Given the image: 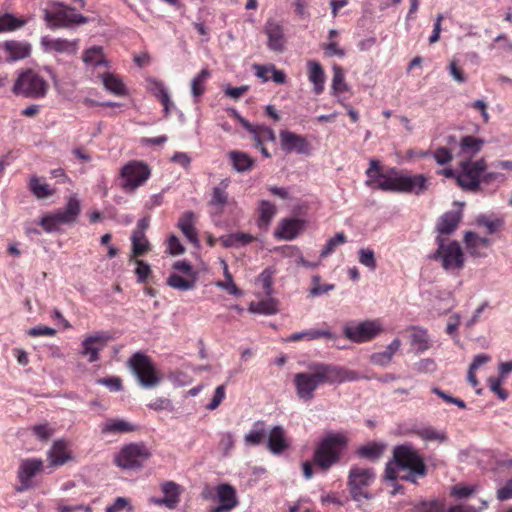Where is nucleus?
<instances>
[{
  "mask_svg": "<svg viewBox=\"0 0 512 512\" xmlns=\"http://www.w3.org/2000/svg\"><path fill=\"white\" fill-rule=\"evenodd\" d=\"M48 90V82L33 69L21 70L11 88L14 95L28 99L44 98Z\"/></svg>",
  "mask_w": 512,
  "mask_h": 512,
  "instance_id": "423d86ee",
  "label": "nucleus"
},
{
  "mask_svg": "<svg viewBox=\"0 0 512 512\" xmlns=\"http://www.w3.org/2000/svg\"><path fill=\"white\" fill-rule=\"evenodd\" d=\"M375 480V473L372 469L354 466L348 475V487L352 499L361 507L364 501L373 498V494L367 490Z\"/></svg>",
  "mask_w": 512,
  "mask_h": 512,
  "instance_id": "1a4fd4ad",
  "label": "nucleus"
},
{
  "mask_svg": "<svg viewBox=\"0 0 512 512\" xmlns=\"http://www.w3.org/2000/svg\"><path fill=\"white\" fill-rule=\"evenodd\" d=\"M100 77H101L102 83L107 91H109L117 96H123V95L127 94L125 85L118 76H116L112 73H103L100 75Z\"/></svg>",
  "mask_w": 512,
  "mask_h": 512,
  "instance_id": "72a5a7b5",
  "label": "nucleus"
},
{
  "mask_svg": "<svg viewBox=\"0 0 512 512\" xmlns=\"http://www.w3.org/2000/svg\"><path fill=\"white\" fill-rule=\"evenodd\" d=\"M30 190L39 199L49 197L53 194V191L49 189L48 184L42 182L38 177L31 178Z\"/></svg>",
  "mask_w": 512,
  "mask_h": 512,
  "instance_id": "09e8293b",
  "label": "nucleus"
},
{
  "mask_svg": "<svg viewBox=\"0 0 512 512\" xmlns=\"http://www.w3.org/2000/svg\"><path fill=\"white\" fill-rule=\"evenodd\" d=\"M265 32L268 48L274 52H282L285 44L283 28L277 22L269 20L265 25Z\"/></svg>",
  "mask_w": 512,
  "mask_h": 512,
  "instance_id": "aec40b11",
  "label": "nucleus"
},
{
  "mask_svg": "<svg viewBox=\"0 0 512 512\" xmlns=\"http://www.w3.org/2000/svg\"><path fill=\"white\" fill-rule=\"evenodd\" d=\"M308 79L313 85V92L320 95L324 91L325 72L319 62L309 60L307 62Z\"/></svg>",
  "mask_w": 512,
  "mask_h": 512,
  "instance_id": "393cba45",
  "label": "nucleus"
},
{
  "mask_svg": "<svg viewBox=\"0 0 512 512\" xmlns=\"http://www.w3.org/2000/svg\"><path fill=\"white\" fill-rule=\"evenodd\" d=\"M412 333L410 335L411 346L416 354L425 352L430 348V340L427 330L418 326L410 327Z\"/></svg>",
  "mask_w": 512,
  "mask_h": 512,
  "instance_id": "bb28decb",
  "label": "nucleus"
},
{
  "mask_svg": "<svg viewBox=\"0 0 512 512\" xmlns=\"http://www.w3.org/2000/svg\"><path fill=\"white\" fill-rule=\"evenodd\" d=\"M289 447L282 426H274L268 433L267 448L272 454H281Z\"/></svg>",
  "mask_w": 512,
  "mask_h": 512,
  "instance_id": "4be33fe9",
  "label": "nucleus"
},
{
  "mask_svg": "<svg viewBox=\"0 0 512 512\" xmlns=\"http://www.w3.org/2000/svg\"><path fill=\"white\" fill-rule=\"evenodd\" d=\"M210 77L207 69H202L191 81V93L195 99L199 98L205 91V83Z\"/></svg>",
  "mask_w": 512,
  "mask_h": 512,
  "instance_id": "c03bdc74",
  "label": "nucleus"
},
{
  "mask_svg": "<svg viewBox=\"0 0 512 512\" xmlns=\"http://www.w3.org/2000/svg\"><path fill=\"white\" fill-rule=\"evenodd\" d=\"M267 432L265 421L258 420L254 422L252 428L244 437L245 444L250 446L261 444L263 439L267 436Z\"/></svg>",
  "mask_w": 512,
  "mask_h": 512,
  "instance_id": "c756f323",
  "label": "nucleus"
},
{
  "mask_svg": "<svg viewBox=\"0 0 512 512\" xmlns=\"http://www.w3.org/2000/svg\"><path fill=\"white\" fill-rule=\"evenodd\" d=\"M3 49L7 54L6 60L14 62L25 59L31 54V45L27 42L8 40L3 43Z\"/></svg>",
  "mask_w": 512,
  "mask_h": 512,
  "instance_id": "412c9836",
  "label": "nucleus"
},
{
  "mask_svg": "<svg viewBox=\"0 0 512 512\" xmlns=\"http://www.w3.org/2000/svg\"><path fill=\"white\" fill-rule=\"evenodd\" d=\"M120 175L123 179V188L133 191L148 180L150 169L141 161H130L121 168Z\"/></svg>",
  "mask_w": 512,
  "mask_h": 512,
  "instance_id": "ddd939ff",
  "label": "nucleus"
},
{
  "mask_svg": "<svg viewBox=\"0 0 512 512\" xmlns=\"http://www.w3.org/2000/svg\"><path fill=\"white\" fill-rule=\"evenodd\" d=\"M253 139L255 141V145L260 146L266 141L274 142L276 137L273 129L264 125H260L257 126Z\"/></svg>",
  "mask_w": 512,
  "mask_h": 512,
  "instance_id": "8fccbe9b",
  "label": "nucleus"
},
{
  "mask_svg": "<svg viewBox=\"0 0 512 512\" xmlns=\"http://www.w3.org/2000/svg\"><path fill=\"white\" fill-rule=\"evenodd\" d=\"M112 339L111 335L105 331H97L86 338L81 343L80 354L88 358V362L93 363L99 360V353L105 348Z\"/></svg>",
  "mask_w": 512,
  "mask_h": 512,
  "instance_id": "4468645a",
  "label": "nucleus"
},
{
  "mask_svg": "<svg viewBox=\"0 0 512 512\" xmlns=\"http://www.w3.org/2000/svg\"><path fill=\"white\" fill-rule=\"evenodd\" d=\"M415 434L424 441H437L444 443L448 437L445 431L437 430L432 426L422 427L415 431Z\"/></svg>",
  "mask_w": 512,
  "mask_h": 512,
  "instance_id": "58836bf2",
  "label": "nucleus"
},
{
  "mask_svg": "<svg viewBox=\"0 0 512 512\" xmlns=\"http://www.w3.org/2000/svg\"><path fill=\"white\" fill-rule=\"evenodd\" d=\"M400 470H414V472L427 475V467L418 453L411 445H399L393 450V461L387 463L384 478L395 481Z\"/></svg>",
  "mask_w": 512,
  "mask_h": 512,
  "instance_id": "7ed1b4c3",
  "label": "nucleus"
},
{
  "mask_svg": "<svg viewBox=\"0 0 512 512\" xmlns=\"http://www.w3.org/2000/svg\"><path fill=\"white\" fill-rule=\"evenodd\" d=\"M276 214V207L269 201L263 200L259 206V225H269Z\"/></svg>",
  "mask_w": 512,
  "mask_h": 512,
  "instance_id": "49530a36",
  "label": "nucleus"
},
{
  "mask_svg": "<svg viewBox=\"0 0 512 512\" xmlns=\"http://www.w3.org/2000/svg\"><path fill=\"white\" fill-rule=\"evenodd\" d=\"M358 261L372 271L377 267L374 251L370 248H361L358 251Z\"/></svg>",
  "mask_w": 512,
  "mask_h": 512,
  "instance_id": "864d4df0",
  "label": "nucleus"
},
{
  "mask_svg": "<svg viewBox=\"0 0 512 512\" xmlns=\"http://www.w3.org/2000/svg\"><path fill=\"white\" fill-rule=\"evenodd\" d=\"M477 485L456 484L451 487L450 495L456 499H465L472 496L477 491Z\"/></svg>",
  "mask_w": 512,
  "mask_h": 512,
  "instance_id": "3c124183",
  "label": "nucleus"
},
{
  "mask_svg": "<svg viewBox=\"0 0 512 512\" xmlns=\"http://www.w3.org/2000/svg\"><path fill=\"white\" fill-rule=\"evenodd\" d=\"M382 332L383 326L377 319L365 320L359 323L350 322L343 328L344 336L354 343L371 341Z\"/></svg>",
  "mask_w": 512,
  "mask_h": 512,
  "instance_id": "f8f14e48",
  "label": "nucleus"
},
{
  "mask_svg": "<svg viewBox=\"0 0 512 512\" xmlns=\"http://www.w3.org/2000/svg\"><path fill=\"white\" fill-rule=\"evenodd\" d=\"M461 218L462 214L459 211L445 212L437 221L436 231L440 236L453 233L457 229Z\"/></svg>",
  "mask_w": 512,
  "mask_h": 512,
  "instance_id": "b1692460",
  "label": "nucleus"
},
{
  "mask_svg": "<svg viewBox=\"0 0 512 512\" xmlns=\"http://www.w3.org/2000/svg\"><path fill=\"white\" fill-rule=\"evenodd\" d=\"M460 167L461 172L456 176L457 184L467 191L478 190L482 174L487 168L486 161L483 158L476 161L465 160Z\"/></svg>",
  "mask_w": 512,
  "mask_h": 512,
  "instance_id": "9b49d317",
  "label": "nucleus"
},
{
  "mask_svg": "<svg viewBox=\"0 0 512 512\" xmlns=\"http://www.w3.org/2000/svg\"><path fill=\"white\" fill-rule=\"evenodd\" d=\"M347 444L348 438L345 434L339 432L327 433L315 448L314 464L324 471L328 470L340 460L341 453Z\"/></svg>",
  "mask_w": 512,
  "mask_h": 512,
  "instance_id": "20e7f679",
  "label": "nucleus"
},
{
  "mask_svg": "<svg viewBox=\"0 0 512 512\" xmlns=\"http://www.w3.org/2000/svg\"><path fill=\"white\" fill-rule=\"evenodd\" d=\"M250 310L255 313L272 315L277 312V305L273 300L260 301L250 306Z\"/></svg>",
  "mask_w": 512,
  "mask_h": 512,
  "instance_id": "4d7b16f0",
  "label": "nucleus"
},
{
  "mask_svg": "<svg viewBox=\"0 0 512 512\" xmlns=\"http://www.w3.org/2000/svg\"><path fill=\"white\" fill-rule=\"evenodd\" d=\"M229 184H230L229 179H223V180H221V182L219 183L218 186H215L212 189V195H211V199L209 201V205L214 206L219 209H223V207L228 202L227 188H228Z\"/></svg>",
  "mask_w": 512,
  "mask_h": 512,
  "instance_id": "2f4dec72",
  "label": "nucleus"
},
{
  "mask_svg": "<svg viewBox=\"0 0 512 512\" xmlns=\"http://www.w3.org/2000/svg\"><path fill=\"white\" fill-rule=\"evenodd\" d=\"M225 398V387L220 385L216 387L213 398L210 403L206 406L208 410H215Z\"/></svg>",
  "mask_w": 512,
  "mask_h": 512,
  "instance_id": "69168bd1",
  "label": "nucleus"
},
{
  "mask_svg": "<svg viewBox=\"0 0 512 512\" xmlns=\"http://www.w3.org/2000/svg\"><path fill=\"white\" fill-rule=\"evenodd\" d=\"M196 281L197 279L183 278L179 274L172 273L167 279V285L180 291H189L195 288Z\"/></svg>",
  "mask_w": 512,
  "mask_h": 512,
  "instance_id": "ea45409f",
  "label": "nucleus"
},
{
  "mask_svg": "<svg viewBox=\"0 0 512 512\" xmlns=\"http://www.w3.org/2000/svg\"><path fill=\"white\" fill-rule=\"evenodd\" d=\"M484 145V140L473 137L464 136L460 141L461 153L473 157L476 155Z\"/></svg>",
  "mask_w": 512,
  "mask_h": 512,
  "instance_id": "4c0bfd02",
  "label": "nucleus"
},
{
  "mask_svg": "<svg viewBox=\"0 0 512 512\" xmlns=\"http://www.w3.org/2000/svg\"><path fill=\"white\" fill-rule=\"evenodd\" d=\"M380 162L371 159L369 167L366 170L368 179L365 185L385 192L415 194L417 196L424 194L430 187L429 178L424 174H403L396 169L391 170V174L380 172Z\"/></svg>",
  "mask_w": 512,
  "mask_h": 512,
  "instance_id": "f257e3e1",
  "label": "nucleus"
},
{
  "mask_svg": "<svg viewBox=\"0 0 512 512\" xmlns=\"http://www.w3.org/2000/svg\"><path fill=\"white\" fill-rule=\"evenodd\" d=\"M83 61L85 64L92 66L107 65L103 49L100 46H93L87 49L83 54Z\"/></svg>",
  "mask_w": 512,
  "mask_h": 512,
  "instance_id": "a19ab883",
  "label": "nucleus"
},
{
  "mask_svg": "<svg viewBox=\"0 0 512 512\" xmlns=\"http://www.w3.org/2000/svg\"><path fill=\"white\" fill-rule=\"evenodd\" d=\"M148 407L150 409H153L155 411H161V410H172L173 406L171 401L168 398L159 397L153 400L148 404Z\"/></svg>",
  "mask_w": 512,
  "mask_h": 512,
  "instance_id": "338daca9",
  "label": "nucleus"
},
{
  "mask_svg": "<svg viewBox=\"0 0 512 512\" xmlns=\"http://www.w3.org/2000/svg\"><path fill=\"white\" fill-rule=\"evenodd\" d=\"M128 365L142 387L149 389L160 384L161 377L158 375L151 358L146 354L142 352L134 353L130 357Z\"/></svg>",
  "mask_w": 512,
  "mask_h": 512,
  "instance_id": "9d476101",
  "label": "nucleus"
},
{
  "mask_svg": "<svg viewBox=\"0 0 512 512\" xmlns=\"http://www.w3.org/2000/svg\"><path fill=\"white\" fill-rule=\"evenodd\" d=\"M434 159L439 165H444L452 160V154L449 149L441 147L434 152Z\"/></svg>",
  "mask_w": 512,
  "mask_h": 512,
  "instance_id": "774afa93",
  "label": "nucleus"
},
{
  "mask_svg": "<svg viewBox=\"0 0 512 512\" xmlns=\"http://www.w3.org/2000/svg\"><path fill=\"white\" fill-rule=\"evenodd\" d=\"M147 89L158 99L161 100L164 96H168L169 93L164 86L162 81L151 78L147 79Z\"/></svg>",
  "mask_w": 512,
  "mask_h": 512,
  "instance_id": "6e6d98bb",
  "label": "nucleus"
},
{
  "mask_svg": "<svg viewBox=\"0 0 512 512\" xmlns=\"http://www.w3.org/2000/svg\"><path fill=\"white\" fill-rule=\"evenodd\" d=\"M309 369L311 372L297 373L293 379L296 394L303 401L312 400L315 390L325 383L341 384L361 378L356 371L330 364L313 363L309 365Z\"/></svg>",
  "mask_w": 512,
  "mask_h": 512,
  "instance_id": "f03ea898",
  "label": "nucleus"
},
{
  "mask_svg": "<svg viewBox=\"0 0 512 512\" xmlns=\"http://www.w3.org/2000/svg\"><path fill=\"white\" fill-rule=\"evenodd\" d=\"M334 288H335L334 284L321 285L320 276L315 275L312 277V287L310 288V294L314 297L320 296V295L328 293L329 291H332Z\"/></svg>",
  "mask_w": 512,
  "mask_h": 512,
  "instance_id": "bf43d9fd",
  "label": "nucleus"
},
{
  "mask_svg": "<svg viewBox=\"0 0 512 512\" xmlns=\"http://www.w3.org/2000/svg\"><path fill=\"white\" fill-rule=\"evenodd\" d=\"M48 459L51 466L57 467L66 463L70 459L69 453L66 451L64 441H56L48 452Z\"/></svg>",
  "mask_w": 512,
  "mask_h": 512,
  "instance_id": "7c9ffc66",
  "label": "nucleus"
},
{
  "mask_svg": "<svg viewBox=\"0 0 512 512\" xmlns=\"http://www.w3.org/2000/svg\"><path fill=\"white\" fill-rule=\"evenodd\" d=\"M135 264L137 265L135 269L137 281L140 283H145L151 274L150 266L142 260H136Z\"/></svg>",
  "mask_w": 512,
  "mask_h": 512,
  "instance_id": "052dcab7",
  "label": "nucleus"
},
{
  "mask_svg": "<svg viewBox=\"0 0 512 512\" xmlns=\"http://www.w3.org/2000/svg\"><path fill=\"white\" fill-rule=\"evenodd\" d=\"M280 145L284 152L298 154H309V143L305 137L288 130H282L279 134Z\"/></svg>",
  "mask_w": 512,
  "mask_h": 512,
  "instance_id": "a211bd4d",
  "label": "nucleus"
},
{
  "mask_svg": "<svg viewBox=\"0 0 512 512\" xmlns=\"http://www.w3.org/2000/svg\"><path fill=\"white\" fill-rule=\"evenodd\" d=\"M195 215L192 211H186L178 221V228L184 236L193 244L198 245V233L194 226Z\"/></svg>",
  "mask_w": 512,
  "mask_h": 512,
  "instance_id": "a878e982",
  "label": "nucleus"
},
{
  "mask_svg": "<svg viewBox=\"0 0 512 512\" xmlns=\"http://www.w3.org/2000/svg\"><path fill=\"white\" fill-rule=\"evenodd\" d=\"M43 468L41 459L29 458L21 461L18 468V479L20 486L16 488L18 492H23L32 487V478Z\"/></svg>",
  "mask_w": 512,
  "mask_h": 512,
  "instance_id": "dca6fc26",
  "label": "nucleus"
},
{
  "mask_svg": "<svg viewBox=\"0 0 512 512\" xmlns=\"http://www.w3.org/2000/svg\"><path fill=\"white\" fill-rule=\"evenodd\" d=\"M414 369L418 373H433L437 369V364L433 359L425 358L417 362Z\"/></svg>",
  "mask_w": 512,
  "mask_h": 512,
  "instance_id": "680f3d73",
  "label": "nucleus"
},
{
  "mask_svg": "<svg viewBox=\"0 0 512 512\" xmlns=\"http://www.w3.org/2000/svg\"><path fill=\"white\" fill-rule=\"evenodd\" d=\"M27 23L24 17H15L13 14H0V33L7 31H15L22 28Z\"/></svg>",
  "mask_w": 512,
  "mask_h": 512,
  "instance_id": "c9c22d12",
  "label": "nucleus"
},
{
  "mask_svg": "<svg viewBox=\"0 0 512 512\" xmlns=\"http://www.w3.org/2000/svg\"><path fill=\"white\" fill-rule=\"evenodd\" d=\"M476 223L479 226H484L488 234H493L503 227L504 220L501 218L490 219L488 216L481 214L476 218Z\"/></svg>",
  "mask_w": 512,
  "mask_h": 512,
  "instance_id": "de8ad7c7",
  "label": "nucleus"
},
{
  "mask_svg": "<svg viewBox=\"0 0 512 512\" xmlns=\"http://www.w3.org/2000/svg\"><path fill=\"white\" fill-rule=\"evenodd\" d=\"M132 254L131 258H137L145 255L150 250V243L145 235H131Z\"/></svg>",
  "mask_w": 512,
  "mask_h": 512,
  "instance_id": "37998d69",
  "label": "nucleus"
},
{
  "mask_svg": "<svg viewBox=\"0 0 512 512\" xmlns=\"http://www.w3.org/2000/svg\"><path fill=\"white\" fill-rule=\"evenodd\" d=\"M229 159L232 163L233 168L240 173L250 170L254 165V159L251 158L247 153L242 151H230Z\"/></svg>",
  "mask_w": 512,
  "mask_h": 512,
  "instance_id": "473e14b6",
  "label": "nucleus"
},
{
  "mask_svg": "<svg viewBox=\"0 0 512 512\" xmlns=\"http://www.w3.org/2000/svg\"><path fill=\"white\" fill-rule=\"evenodd\" d=\"M346 242V236L343 232L336 233L334 237L327 240L326 245L322 249L320 256L322 258L327 257L329 254H331L335 248L340 245L344 244Z\"/></svg>",
  "mask_w": 512,
  "mask_h": 512,
  "instance_id": "5fc2aeb1",
  "label": "nucleus"
},
{
  "mask_svg": "<svg viewBox=\"0 0 512 512\" xmlns=\"http://www.w3.org/2000/svg\"><path fill=\"white\" fill-rule=\"evenodd\" d=\"M319 338H326L329 340H335L336 336L328 329H310L302 332H296L291 334L287 341L296 342L302 339L315 340Z\"/></svg>",
  "mask_w": 512,
  "mask_h": 512,
  "instance_id": "c85d7f7f",
  "label": "nucleus"
},
{
  "mask_svg": "<svg viewBox=\"0 0 512 512\" xmlns=\"http://www.w3.org/2000/svg\"><path fill=\"white\" fill-rule=\"evenodd\" d=\"M133 430L134 426L122 419L108 420L101 427L103 434L127 433Z\"/></svg>",
  "mask_w": 512,
  "mask_h": 512,
  "instance_id": "f704fd0d",
  "label": "nucleus"
},
{
  "mask_svg": "<svg viewBox=\"0 0 512 512\" xmlns=\"http://www.w3.org/2000/svg\"><path fill=\"white\" fill-rule=\"evenodd\" d=\"M443 510V503L436 499L422 501L412 508V512H443Z\"/></svg>",
  "mask_w": 512,
  "mask_h": 512,
  "instance_id": "603ef678",
  "label": "nucleus"
},
{
  "mask_svg": "<svg viewBox=\"0 0 512 512\" xmlns=\"http://www.w3.org/2000/svg\"><path fill=\"white\" fill-rule=\"evenodd\" d=\"M39 224L43 227V229L48 232H56L59 230V226L63 225L60 223V220H58L56 213H52L49 215H46L41 218Z\"/></svg>",
  "mask_w": 512,
  "mask_h": 512,
  "instance_id": "13d9d810",
  "label": "nucleus"
},
{
  "mask_svg": "<svg viewBox=\"0 0 512 512\" xmlns=\"http://www.w3.org/2000/svg\"><path fill=\"white\" fill-rule=\"evenodd\" d=\"M217 506L211 507L208 512H231L239 504L236 489L230 484H220L215 489Z\"/></svg>",
  "mask_w": 512,
  "mask_h": 512,
  "instance_id": "2eb2a0df",
  "label": "nucleus"
},
{
  "mask_svg": "<svg viewBox=\"0 0 512 512\" xmlns=\"http://www.w3.org/2000/svg\"><path fill=\"white\" fill-rule=\"evenodd\" d=\"M173 268L187 277L197 279V273L193 270L192 265L186 260L176 261Z\"/></svg>",
  "mask_w": 512,
  "mask_h": 512,
  "instance_id": "0e129e2a",
  "label": "nucleus"
},
{
  "mask_svg": "<svg viewBox=\"0 0 512 512\" xmlns=\"http://www.w3.org/2000/svg\"><path fill=\"white\" fill-rule=\"evenodd\" d=\"M305 228V221L298 218H285L281 220L274 236L277 239L290 241L295 239Z\"/></svg>",
  "mask_w": 512,
  "mask_h": 512,
  "instance_id": "6ab92c4d",
  "label": "nucleus"
},
{
  "mask_svg": "<svg viewBox=\"0 0 512 512\" xmlns=\"http://www.w3.org/2000/svg\"><path fill=\"white\" fill-rule=\"evenodd\" d=\"M43 18L49 29L67 28L89 21L88 17L78 13L75 8L64 2H55L50 8L43 10Z\"/></svg>",
  "mask_w": 512,
  "mask_h": 512,
  "instance_id": "0eeeda50",
  "label": "nucleus"
},
{
  "mask_svg": "<svg viewBox=\"0 0 512 512\" xmlns=\"http://www.w3.org/2000/svg\"><path fill=\"white\" fill-rule=\"evenodd\" d=\"M81 212L80 200L76 196H71L65 207L56 211V215L60 223L62 224H73L77 221V218Z\"/></svg>",
  "mask_w": 512,
  "mask_h": 512,
  "instance_id": "5701e85b",
  "label": "nucleus"
},
{
  "mask_svg": "<svg viewBox=\"0 0 512 512\" xmlns=\"http://www.w3.org/2000/svg\"><path fill=\"white\" fill-rule=\"evenodd\" d=\"M384 451V446L378 443H369L367 445L361 446L357 453L360 457L366 458L369 460H377L381 457Z\"/></svg>",
  "mask_w": 512,
  "mask_h": 512,
  "instance_id": "a18cd8bd",
  "label": "nucleus"
},
{
  "mask_svg": "<svg viewBox=\"0 0 512 512\" xmlns=\"http://www.w3.org/2000/svg\"><path fill=\"white\" fill-rule=\"evenodd\" d=\"M126 508L131 512L133 510L129 499L124 497H117L113 504L106 508V512H121Z\"/></svg>",
  "mask_w": 512,
  "mask_h": 512,
  "instance_id": "e2e57ef3",
  "label": "nucleus"
},
{
  "mask_svg": "<svg viewBox=\"0 0 512 512\" xmlns=\"http://www.w3.org/2000/svg\"><path fill=\"white\" fill-rule=\"evenodd\" d=\"M151 451L144 443L124 445L114 457V463L123 470H140L151 457Z\"/></svg>",
  "mask_w": 512,
  "mask_h": 512,
  "instance_id": "6e6552de",
  "label": "nucleus"
},
{
  "mask_svg": "<svg viewBox=\"0 0 512 512\" xmlns=\"http://www.w3.org/2000/svg\"><path fill=\"white\" fill-rule=\"evenodd\" d=\"M162 492L167 508L174 509L180 501L179 485L172 481L165 482L162 485Z\"/></svg>",
  "mask_w": 512,
  "mask_h": 512,
  "instance_id": "e433bc0d",
  "label": "nucleus"
},
{
  "mask_svg": "<svg viewBox=\"0 0 512 512\" xmlns=\"http://www.w3.org/2000/svg\"><path fill=\"white\" fill-rule=\"evenodd\" d=\"M436 251L430 256V259L439 261L441 267L448 273L457 274L465 264V257L460 244L455 240H447L443 236L437 235Z\"/></svg>",
  "mask_w": 512,
  "mask_h": 512,
  "instance_id": "39448f33",
  "label": "nucleus"
},
{
  "mask_svg": "<svg viewBox=\"0 0 512 512\" xmlns=\"http://www.w3.org/2000/svg\"><path fill=\"white\" fill-rule=\"evenodd\" d=\"M40 44L45 52H57L67 55H75L79 49L78 39L68 40L43 36Z\"/></svg>",
  "mask_w": 512,
  "mask_h": 512,
  "instance_id": "f3484780",
  "label": "nucleus"
},
{
  "mask_svg": "<svg viewBox=\"0 0 512 512\" xmlns=\"http://www.w3.org/2000/svg\"><path fill=\"white\" fill-rule=\"evenodd\" d=\"M464 243L471 256L481 257L483 254L479 252V248L488 247L490 240L485 237H480L472 231H467L464 235Z\"/></svg>",
  "mask_w": 512,
  "mask_h": 512,
  "instance_id": "cd10ccee",
  "label": "nucleus"
},
{
  "mask_svg": "<svg viewBox=\"0 0 512 512\" xmlns=\"http://www.w3.org/2000/svg\"><path fill=\"white\" fill-rule=\"evenodd\" d=\"M349 86L345 82V74L343 69L335 65L333 67V78H332V92L334 95L338 96L344 92H348Z\"/></svg>",
  "mask_w": 512,
  "mask_h": 512,
  "instance_id": "79ce46f5",
  "label": "nucleus"
}]
</instances>
